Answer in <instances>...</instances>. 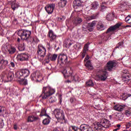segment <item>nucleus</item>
<instances>
[{"label": "nucleus", "mask_w": 131, "mask_h": 131, "mask_svg": "<svg viewBox=\"0 0 131 131\" xmlns=\"http://www.w3.org/2000/svg\"><path fill=\"white\" fill-rule=\"evenodd\" d=\"M97 20H94L91 23H85L83 25V28L89 30V31L92 32L94 30V28H95L96 25V28L97 30H99L100 31H102L103 30H105V27L104 25V24L102 23V21H98L97 23Z\"/></svg>", "instance_id": "obj_1"}, {"label": "nucleus", "mask_w": 131, "mask_h": 131, "mask_svg": "<svg viewBox=\"0 0 131 131\" xmlns=\"http://www.w3.org/2000/svg\"><path fill=\"white\" fill-rule=\"evenodd\" d=\"M56 93L55 89H53L50 85L43 88L42 94L40 95L39 98L41 97L43 100L47 99L49 97L54 95Z\"/></svg>", "instance_id": "obj_2"}, {"label": "nucleus", "mask_w": 131, "mask_h": 131, "mask_svg": "<svg viewBox=\"0 0 131 131\" xmlns=\"http://www.w3.org/2000/svg\"><path fill=\"white\" fill-rule=\"evenodd\" d=\"M121 24L122 23H118V24H116L115 26H112L110 27L106 33H104L101 35V38L102 39H103V40L106 41L108 40L110 35V34H111L112 33V31H114L115 30H117L119 27L121 26Z\"/></svg>", "instance_id": "obj_3"}, {"label": "nucleus", "mask_w": 131, "mask_h": 131, "mask_svg": "<svg viewBox=\"0 0 131 131\" xmlns=\"http://www.w3.org/2000/svg\"><path fill=\"white\" fill-rule=\"evenodd\" d=\"M111 124L108 120H103L100 123L98 122L94 125V128L95 131H101L103 128H108L110 127Z\"/></svg>", "instance_id": "obj_4"}, {"label": "nucleus", "mask_w": 131, "mask_h": 131, "mask_svg": "<svg viewBox=\"0 0 131 131\" xmlns=\"http://www.w3.org/2000/svg\"><path fill=\"white\" fill-rule=\"evenodd\" d=\"M53 114L58 122L63 123V121H65V115L62 111L59 109H55L53 112Z\"/></svg>", "instance_id": "obj_5"}, {"label": "nucleus", "mask_w": 131, "mask_h": 131, "mask_svg": "<svg viewBox=\"0 0 131 131\" xmlns=\"http://www.w3.org/2000/svg\"><path fill=\"white\" fill-rule=\"evenodd\" d=\"M38 60L41 62V61H43V58L46 56V54L47 53V50L46 48L43 47L42 45H39L38 46Z\"/></svg>", "instance_id": "obj_6"}, {"label": "nucleus", "mask_w": 131, "mask_h": 131, "mask_svg": "<svg viewBox=\"0 0 131 131\" xmlns=\"http://www.w3.org/2000/svg\"><path fill=\"white\" fill-rule=\"evenodd\" d=\"M17 34L23 40H28L30 38L31 32L26 30H20L17 32Z\"/></svg>", "instance_id": "obj_7"}, {"label": "nucleus", "mask_w": 131, "mask_h": 131, "mask_svg": "<svg viewBox=\"0 0 131 131\" xmlns=\"http://www.w3.org/2000/svg\"><path fill=\"white\" fill-rule=\"evenodd\" d=\"M31 79L34 82H40L41 80H43V77H42L41 73L39 71H37L31 74Z\"/></svg>", "instance_id": "obj_8"}, {"label": "nucleus", "mask_w": 131, "mask_h": 131, "mask_svg": "<svg viewBox=\"0 0 131 131\" xmlns=\"http://www.w3.org/2000/svg\"><path fill=\"white\" fill-rule=\"evenodd\" d=\"M29 74H30V72L28 70L24 69L16 71L15 76L16 78H21V77H27Z\"/></svg>", "instance_id": "obj_9"}, {"label": "nucleus", "mask_w": 131, "mask_h": 131, "mask_svg": "<svg viewBox=\"0 0 131 131\" xmlns=\"http://www.w3.org/2000/svg\"><path fill=\"white\" fill-rule=\"evenodd\" d=\"M108 77V73L105 70H100V74L97 75V78L101 81H105Z\"/></svg>", "instance_id": "obj_10"}, {"label": "nucleus", "mask_w": 131, "mask_h": 131, "mask_svg": "<svg viewBox=\"0 0 131 131\" xmlns=\"http://www.w3.org/2000/svg\"><path fill=\"white\" fill-rule=\"evenodd\" d=\"M118 65L117 61L116 60H110L106 64V69L108 71H111L113 68H115Z\"/></svg>", "instance_id": "obj_11"}, {"label": "nucleus", "mask_w": 131, "mask_h": 131, "mask_svg": "<svg viewBox=\"0 0 131 131\" xmlns=\"http://www.w3.org/2000/svg\"><path fill=\"white\" fill-rule=\"evenodd\" d=\"M68 61V57L65 54H60L58 56V62L62 64H66Z\"/></svg>", "instance_id": "obj_12"}, {"label": "nucleus", "mask_w": 131, "mask_h": 131, "mask_svg": "<svg viewBox=\"0 0 131 131\" xmlns=\"http://www.w3.org/2000/svg\"><path fill=\"white\" fill-rule=\"evenodd\" d=\"M55 7H56V4L54 3L48 4L45 7V10L48 14H52L53 12H54V10H55Z\"/></svg>", "instance_id": "obj_13"}, {"label": "nucleus", "mask_w": 131, "mask_h": 131, "mask_svg": "<svg viewBox=\"0 0 131 131\" xmlns=\"http://www.w3.org/2000/svg\"><path fill=\"white\" fill-rule=\"evenodd\" d=\"M47 58L45 59V61L46 63H50V61H52L54 62L57 60V58H58V55L57 54H48L47 56Z\"/></svg>", "instance_id": "obj_14"}, {"label": "nucleus", "mask_w": 131, "mask_h": 131, "mask_svg": "<svg viewBox=\"0 0 131 131\" xmlns=\"http://www.w3.org/2000/svg\"><path fill=\"white\" fill-rule=\"evenodd\" d=\"M5 51L7 53V54H9L10 55H13V54H15V53L16 52V48L11 45H8L5 48Z\"/></svg>", "instance_id": "obj_15"}, {"label": "nucleus", "mask_w": 131, "mask_h": 131, "mask_svg": "<svg viewBox=\"0 0 131 131\" xmlns=\"http://www.w3.org/2000/svg\"><path fill=\"white\" fill-rule=\"evenodd\" d=\"M47 36L50 39V41H54L57 38V35L55 34L52 30H49Z\"/></svg>", "instance_id": "obj_16"}, {"label": "nucleus", "mask_w": 131, "mask_h": 131, "mask_svg": "<svg viewBox=\"0 0 131 131\" xmlns=\"http://www.w3.org/2000/svg\"><path fill=\"white\" fill-rule=\"evenodd\" d=\"M17 59L18 61H27L28 55L25 53H21L17 55Z\"/></svg>", "instance_id": "obj_17"}, {"label": "nucleus", "mask_w": 131, "mask_h": 131, "mask_svg": "<svg viewBox=\"0 0 131 131\" xmlns=\"http://www.w3.org/2000/svg\"><path fill=\"white\" fill-rule=\"evenodd\" d=\"M69 69L70 71L68 72L67 69H65L62 72L65 78H66V77H68L69 76H71V75H72V70H71V68H69Z\"/></svg>", "instance_id": "obj_18"}, {"label": "nucleus", "mask_w": 131, "mask_h": 131, "mask_svg": "<svg viewBox=\"0 0 131 131\" xmlns=\"http://www.w3.org/2000/svg\"><path fill=\"white\" fill-rule=\"evenodd\" d=\"M6 77L7 78V81H11L14 78V77H16L15 75H14V73L12 72H9L7 75H6Z\"/></svg>", "instance_id": "obj_19"}, {"label": "nucleus", "mask_w": 131, "mask_h": 131, "mask_svg": "<svg viewBox=\"0 0 131 131\" xmlns=\"http://www.w3.org/2000/svg\"><path fill=\"white\" fill-rule=\"evenodd\" d=\"M82 22V19L79 17H77L73 21V23L75 26H77L79 25Z\"/></svg>", "instance_id": "obj_20"}, {"label": "nucleus", "mask_w": 131, "mask_h": 131, "mask_svg": "<svg viewBox=\"0 0 131 131\" xmlns=\"http://www.w3.org/2000/svg\"><path fill=\"white\" fill-rule=\"evenodd\" d=\"M71 80L73 81V82L79 81V76L77 74L72 75L71 78Z\"/></svg>", "instance_id": "obj_21"}, {"label": "nucleus", "mask_w": 131, "mask_h": 131, "mask_svg": "<svg viewBox=\"0 0 131 131\" xmlns=\"http://www.w3.org/2000/svg\"><path fill=\"white\" fill-rule=\"evenodd\" d=\"M21 78L22 77H20V78H18L17 79V81L19 82V83H20V84H24V85H27L28 84L27 79Z\"/></svg>", "instance_id": "obj_22"}, {"label": "nucleus", "mask_w": 131, "mask_h": 131, "mask_svg": "<svg viewBox=\"0 0 131 131\" xmlns=\"http://www.w3.org/2000/svg\"><path fill=\"white\" fill-rule=\"evenodd\" d=\"M123 108H124V105H121L118 104L114 106V110H116V111H122Z\"/></svg>", "instance_id": "obj_23"}, {"label": "nucleus", "mask_w": 131, "mask_h": 131, "mask_svg": "<svg viewBox=\"0 0 131 131\" xmlns=\"http://www.w3.org/2000/svg\"><path fill=\"white\" fill-rule=\"evenodd\" d=\"M82 4L81 0H75L73 2V7H80Z\"/></svg>", "instance_id": "obj_24"}, {"label": "nucleus", "mask_w": 131, "mask_h": 131, "mask_svg": "<svg viewBox=\"0 0 131 131\" xmlns=\"http://www.w3.org/2000/svg\"><path fill=\"white\" fill-rule=\"evenodd\" d=\"M106 19L107 21H112V20H114V13L112 12L107 14Z\"/></svg>", "instance_id": "obj_25"}, {"label": "nucleus", "mask_w": 131, "mask_h": 131, "mask_svg": "<svg viewBox=\"0 0 131 131\" xmlns=\"http://www.w3.org/2000/svg\"><path fill=\"white\" fill-rule=\"evenodd\" d=\"M89 127L90 126L89 125L83 124L80 125V128H79L80 129V131H86L88 130V129Z\"/></svg>", "instance_id": "obj_26"}, {"label": "nucleus", "mask_w": 131, "mask_h": 131, "mask_svg": "<svg viewBox=\"0 0 131 131\" xmlns=\"http://www.w3.org/2000/svg\"><path fill=\"white\" fill-rule=\"evenodd\" d=\"M38 119V117L34 116H30L28 117V122H33V121H35Z\"/></svg>", "instance_id": "obj_27"}, {"label": "nucleus", "mask_w": 131, "mask_h": 131, "mask_svg": "<svg viewBox=\"0 0 131 131\" xmlns=\"http://www.w3.org/2000/svg\"><path fill=\"white\" fill-rule=\"evenodd\" d=\"M11 8L13 11H15L16 9H18L19 8V4L18 3H16V1H13L11 3Z\"/></svg>", "instance_id": "obj_28"}, {"label": "nucleus", "mask_w": 131, "mask_h": 131, "mask_svg": "<svg viewBox=\"0 0 131 131\" xmlns=\"http://www.w3.org/2000/svg\"><path fill=\"white\" fill-rule=\"evenodd\" d=\"M85 66L86 67V68H88V69H89V70H93V66L92 65V62H91V61L88 60L86 62Z\"/></svg>", "instance_id": "obj_29"}, {"label": "nucleus", "mask_w": 131, "mask_h": 131, "mask_svg": "<svg viewBox=\"0 0 131 131\" xmlns=\"http://www.w3.org/2000/svg\"><path fill=\"white\" fill-rule=\"evenodd\" d=\"M50 122H51V118L49 116H48V118L45 119L42 121V123L45 125H48Z\"/></svg>", "instance_id": "obj_30"}, {"label": "nucleus", "mask_w": 131, "mask_h": 131, "mask_svg": "<svg viewBox=\"0 0 131 131\" xmlns=\"http://www.w3.org/2000/svg\"><path fill=\"white\" fill-rule=\"evenodd\" d=\"M66 4H67V0H60V2L58 3V5L61 8H64V7L66 6Z\"/></svg>", "instance_id": "obj_31"}, {"label": "nucleus", "mask_w": 131, "mask_h": 131, "mask_svg": "<svg viewBox=\"0 0 131 131\" xmlns=\"http://www.w3.org/2000/svg\"><path fill=\"white\" fill-rule=\"evenodd\" d=\"M40 116H48L49 117V115L47 114V111L46 110V108H42L41 110V113L40 114Z\"/></svg>", "instance_id": "obj_32"}, {"label": "nucleus", "mask_w": 131, "mask_h": 131, "mask_svg": "<svg viewBox=\"0 0 131 131\" xmlns=\"http://www.w3.org/2000/svg\"><path fill=\"white\" fill-rule=\"evenodd\" d=\"M99 7V4L98 2H93L92 4V10H97Z\"/></svg>", "instance_id": "obj_33"}, {"label": "nucleus", "mask_w": 131, "mask_h": 131, "mask_svg": "<svg viewBox=\"0 0 131 131\" xmlns=\"http://www.w3.org/2000/svg\"><path fill=\"white\" fill-rule=\"evenodd\" d=\"M18 50L20 51H24L25 50V44H24V43L19 44L18 46Z\"/></svg>", "instance_id": "obj_34"}, {"label": "nucleus", "mask_w": 131, "mask_h": 131, "mask_svg": "<svg viewBox=\"0 0 131 131\" xmlns=\"http://www.w3.org/2000/svg\"><path fill=\"white\" fill-rule=\"evenodd\" d=\"M73 43V42L72 41H71L70 40H67L66 41V48H70V46Z\"/></svg>", "instance_id": "obj_35"}, {"label": "nucleus", "mask_w": 131, "mask_h": 131, "mask_svg": "<svg viewBox=\"0 0 131 131\" xmlns=\"http://www.w3.org/2000/svg\"><path fill=\"white\" fill-rule=\"evenodd\" d=\"M125 21L126 22V23H128L129 24H131V15H128L125 18Z\"/></svg>", "instance_id": "obj_36"}, {"label": "nucleus", "mask_w": 131, "mask_h": 131, "mask_svg": "<svg viewBox=\"0 0 131 131\" xmlns=\"http://www.w3.org/2000/svg\"><path fill=\"white\" fill-rule=\"evenodd\" d=\"M87 86H94V82L92 80H89L86 82Z\"/></svg>", "instance_id": "obj_37"}, {"label": "nucleus", "mask_w": 131, "mask_h": 131, "mask_svg": "<svg viewBox=\"0 0 131 131\" xmlns=\"http://www.w3.org/2000/svg\"><path fill=\"white\" fill-rule=\"evenodd\" d=\"M126 116H130L131 115V108H128L125 112Z\"/></svg>", "instance_id": "obj_38"}, {"label": "nucleus", "mask_w": 131, "mask_h": 131, "mask_svg": "<svg viewBox=\"0 0 131 131\" xmlns=\"http://www.w3.org/2000/svg\"><path fill=\"white\" fill-rule=\"evenodd\" d=\"M71 128L72 129H73V131H80V129H79V128L75 126H72Z\"/></svg>", "instance_id": "obj_39"}, {"label": "nucleus", "mask_w": 131, "mask_h": 131, "mask_svg": "<svg viewBox=\"0 0 131 131\" xmlns=\"http://www.w3.org/2000/svg\"><path fill=\"white\" fill-rule=\"evenodd\" d=\"M122 46H123V43L122 42H120L118 44V46L116 47V49H121Z\"/></svg>", "instance_id": "obj_40"}, {"label": "nucleus", "mask_w": 131, "mask_h": 131, "mask_svg": "<svg viewBox=\"0 0 131 131\" xmlns=\"http://www.w3.org/2000/svg\"><path fill=\"white\" fill-rule=\"evenodd\" d=\"M55 101H56V98H55V97H51L49 99V102L50 103H54V102H55Z\"/></svg>", "instance_id": "obj_41"}, {"label": "nucleus", "mask_w": 131, "mask_h": 131, "mask_svg": "<svg viewBox=\"0 0 131 131\" xmlns=\"http://www.w3.org/2000/svg\"><path fill=\"white\" fill-rule=\"evenodd\" d=\"M88 50H89V44L87 43L85 45L83 51H85V52H86V51H88Z\"/></svg>", "instance_id": "obj_42"}, {"label": "nucleus", "mask_w": 131, "mask_h": 131, "mask_svg": "<svg viewBox=\"0 0 131 131\" xmlns=\"http://www.w3.org/2000/svg\"><path fill=\"white\" fill-rule=\"evenodd\" d=\"M5 111V107L3 106H0V115H2L3 113H4V112Z\"/></svg>", "instance_id": "obj_43"}, {"label": "nucleus", "mask_w": 131, "mask_h": 131, "mask_svg": "<svg viewBox=\"0 0 131 131\" xmlns=\"http://www.w3.org/2000/svg\"><path fill=\"white\" fill-rule=\"evenodd\" d=\"M4 121H3V120H0V127L1 128H3V127H4Z\"/></svg>", "instance_id": "obj_44"}, {"label": "nucleus", "mask_w": 131, "mask_h": 131, "mask_svg": "<svg viewBox=\"0 0 131 131\" xmlns=\"http://www.w3.org/2000/svg\"><path fill=\"white\" fill-rule=\"evenodd\" d=\"M130 126H131V121L126 123V128H128Z\"/></svg>", "instance_id": "obj_45"}, {"label": "nucleus", "mask_w": 131, "mask_h": 131, "mask_svg": "<svg viewBox=\"0 0 131 131\" xmlns=\"http://www.w3.org/2000/svg\"><path fill=\"white\" fill-rule=\"evenodd\" d=\"M36 38L34 37V38H31V40H30V41H31V42H35V41H36Z\"/></svg>", "instance_id": "obj_46"}, {"label": "nucleus", "mask_w": 131, "mask_h": 131, "mask_svg": "<svg viewBox=\"0 0 131 131\" xmlns=\"http://www.w3.org/2000/svg\"><path fill=\"white\" fill-rule=\"evenodd\" d=\"M86 52H85V51H83L82 53V58L83 59V58H84V57H85V53Z\"/></svg>", "instance_id": "obj_47"}, {"label": "nucleus", "mask_w": 131, "mask_h": 131, "mask_svg": "<svg viewBox=\"0 0 131 131\" xmlns=\"http://www.w3.org/2000/svg\"><path fill=\"white\" fill-rule=\"evenodd\" d=\"M86 20L87 21H91V20H92V17L91 16H86Z\"/></svg>", "instance_id": "obj_48"}, {"label": "nucleus", "mask_w": 131, "mask_h": 131, "mask_svg": "<svg viewBox=\"0 0 131 131\" xmlns=\"http://www.w3.org/2000/svg\"><path fill=\"white\" fill-rule=\"evenodd\" d=\"M76 48H77V49H80V48H81V47L80 46V44L77 43L76 44Z\"/></svg>", "instance_id": "obj_49"}, {"label": "nucleus", "mask_w": 131, "mask_h": 131, "mask_svg": "<svg viewBox=\"0 0 131 131\" xmlns=\"http://www.w3.org/2000/svg\"><path fill=\"white\" fill-rule=\"evenodd\" d=\"M91 17L92 20H94V19H96L97 18V16H96L95 15H93Z\"/></svg>", "instance_id": "obj_50"}, {"label": "nucleus", "mask_w": 131, "mask_h": 131, "mask_svg": "<svg viewBox=\"0 0 131 131\" xmlns=\"http://www.w3.org/2000/svg\"><path fill=\"white\" fill-rule=\"evenodd\" d=\"M75 99H74V98L73 97H71L70 99V101L71 102V103H73V101H75Z\"/></svg>", "instance_id": "obj_51"}, {"label": "nucleus", "mask_w": 131, "mask_h": 131, "mask_svg": "<svg viewBox=\"0 0 131 131\" xmlns=\"http://www.w3.org/2000/svg\"><path fill=\"white\" fill-rule=\"evenodd\" d=\"M86 131H94V129H93V128L91 127H89Z\"/></svg>", "instance_id": "obj_52"}, {"label": "nucleus", "mask_w": 131, "mask_h": 131, "mask_svg": "<svg viewBox=\"0 0 131 131\" xmlns=\"http://www.w3.org/2000/svg\"><path fill=\"white\" fill-rule=\"evenodd\" d=\"M10 65H11V67H13V68L15 67V63L13 62H11L10 63Z\"/></svg>", "instance_id": "obj_53"}, {"label": "nucleus", "mask_w": 131, "mask_h": 131, "mask_svg": "<svg viewBox=\"0 0 131 131\" xmlns=\"http://www.w3.org/2000/svg\"><path fill=\"white\" fill-rule=\"evenodd\" d=\"M89 59H90V57H89V55H87V57L84 58V62H86V61H88Z\"/></svg>", "instance_id": "obj_54"}, {"label": "nucleus", "mask_w": 131, "mask_h": 131, "mask_svg": "<svg viewBox=\"0 0 131 131\" xmlns=\"http://www.w3.org/2000/svg\"><path fill=\"white\" fill-rule=\"evenodd\" d=\"M53 131H60V128H54Z\"/></svg>", "instance_id": "obj_55"}, {"label": "nucleus", "mask_w": 131, "mask_h": 131, "mask_svg": "<svg viewBox=\"0 0 131 131\" xmlns=\"http://www.w3.org/2000/svg\"><path fill=\"white\" fill-rule=\"evenodd\" d=\"M64 17H59L58 18V20H59V21H63L64 20Z\"/></svg>", "instance_id": "obj_56"}, {"label": "nucleus", "mask_w": 131, "mask_h": 131, "mask_svg": "<svg viewBox=\"0 0 131 131\" xmlns=\"http://www.w3.org/2000/svg\"><path fill=\"white\" fill-rule=\"evenodd\" d=\"M14 128L15 129H18V127L17 126V125H14Z\"/></svg>", "instance_id": "obj_57"}, {"label": "nucleus", "mask_w": 131, "mask_h": 131, "mask_svg": "<svg viewBox=\"0 0 131 131\" xmlns=\"http://www.w3.org/2000/svg\"><path fill=\"white\" fill-rule=\"evenodd\" d=\"M104 8H105V6L102 5V6H101V9H102V10H104Z\"/></svg>", "instance_id": "obj_58"}, {"label": "nucleus", "mask_w": 131, "mask_h": 131, "mask_svg": "<svg viewBox=\"0 0 131 131\" xmlns=\"http://www.w3.org/2000/svg\"><path fill=\"white\" fill-rule=\"evenodd\" d=\"M59 98L60 100H62V95H60L59 96Z\"/></svg>", "instance_id": "obj_59"}, {"label": "nucleus", "mask_w": 131, "mask_h": 131, "mask_svg": "<svg viewBox=\"0 0 131 131\" xmlns=\"http://www.w3.org/2000/svg\"><path fill=\"white\" fill-rule=\"evenodd\" d=\"M119 129V128L114 129V131H118Z\"/></svg>", "instance_id": "obj_60"}, {"label": "nucleus", "mask_w": 131, "mask_h": 131, "mask_svg": "<svg viewBox=\"0 0 131 131\" xmlns=\"http://www.w3.org/2000/svg\"><path fill=\"white\" fill-rule=\"evenodd\" d=\"M125 7V5H121V8H124Z\"/></svg>", "instance_id": "obj_61"}, {"label": "nucleus", "mask_w": 131, "mask_h": 131, "mask_svg": "<svg viewBox=\"0 0 131 131\" xmlns=\"http://www.w3.org/2000/svg\"><path fill=\"white\" fill-rule=\"evenodd\" d=\"M117 127H120V126H121V125L120 124H118L117 125Z\"/></svg>", "instance_id": "obj_62"}, {"label": "nucleus", "mask_w": 131, "mask_h": 131, "mask_svg": "<svg viewBox=\"0 0 131 131\" xmlns=\"http://www.w3.org/2000/svg\"><path fill=\"white\" fill-rule=\"evenodd\" d=\"M123 73H127V71L126 70L124 71Z\"/></svg>", "instance_id": "obj_63"}, {"label": "nucleus", "mask_w": 131, "mask_h": 131, "mask_svg": "<svg viewBox=\"0 0 131 131\" xmlns=\"http://www.w3.org/2000/svg\"><path fill=\"white\" fill-rule=\"evenodd\" d=\"M66 82H71V81H70V80H67Z\"/></svg>", "instance_id": "obj_64"}]
</instances>
